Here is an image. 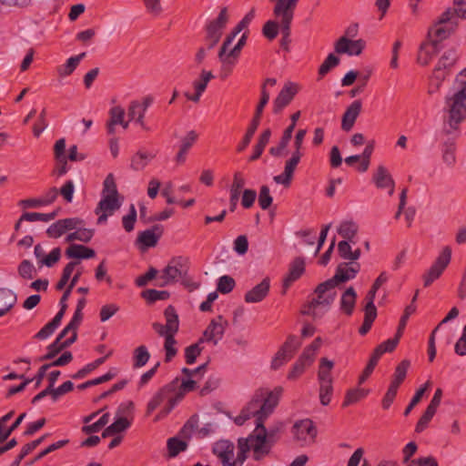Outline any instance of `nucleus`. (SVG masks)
Segmentation results:
<instances>
[{
	"mask_svg": "<svg viewBox=\"0 0 466 466\" xmlns=\"http://www.w3.org/2000/svg\"><path fill=\"white\" fill-rule=\"evenodd\" d=\"M86 56V52L80 53L77 56L69 57L66 62L57 66V74L60 77L70 76L77 67L80 61Z\"/></svg>",
	"mask_w": 466,
	"mask_h": 466,
	"instance_id": "nucleus-37",
	"label": "nucleus"
},
{
	"mask_svg": "<svg viewBox=\"0 0 466 466\" xmlns=\"http://www.w3.org/2000/svg\"><path fill=\"white\" fill-rule=\"evenodd\" d=\"M244 441H247L248 449L253 451L254 459L257 461L268 454L272 448V445L267 440L264 424H257L253 433Z\"/></svg>",
	"mask_w": 466,
	"mask_h": 466,
	"instance_id": "nucleus-7",
	"label": "nucleus"
},
{
	"mask_svg": "<svg viewBox=\"0 0 466 466\" xmlns=\"http://www.w3.org/2000/svg\"><path fill=\"white\" fill-rule=\"evenodd\" d=\"M366 47L363 39L352 40L346 36H340L334 44V51L337 54L348 56H360Z\"/></svg>",
	"mask_w": 466,
	"mask_h": 466,
	"instance_id": "nucleus-16",
	"label": "nucleus"
},
{
	"mask_svg": "<svg viewBox=\"0 0 466 466\" xmlns=\"http://www.w3.org/2000/svg\"><path fill=\"white\" fill-rule=\"evenodd\" d=\"M61 258V248H55L52 249V251L46 255V257H43V260L38 261V265L41 266H46L48 268L53 267Z\"/></svg>",
	"mask_w": 466,
	"mask_h": 466,
	"instance_id": "nucleus-63",
	"label": "nucleus"
},
{
	"mask_svg": "<svg viewBox=\"0 0 466 466\" xmlns=\"http://www.w3.org/2000/svg\"><path fill=\"white\" fill-rule=\"evenodd\" d=\"M17 272L19 277L25 280L34 279L37 274L35 266L28 259H24L20 262Z\"/></svg>",
	"mask_w": 466,
	"mask_h": 466,
	"instance_id": "nucleus-46",
	"label": "nucleus"
},
{
	"mask_svg": "<svg viewBox=\"0 0 466 466\" xmlns=\"http://www.w3.org/2000/svg\"><path fill=\"white\" fill-rule=\"evenodd\" d=\"M120 207L121 202L118 200V197L103 196L96 208V214L98 215L97 223H106L107 218L112 216Z\"/></svg>",
	"mask_w": 466,
	"mask_h": 466,
	"instance_id": "nucleus-18",
	"label": "nucleus"
},
{
	"mask_svg": "<svg viewBox=\"0 0 466 466\" xmlns=\"http://www.w3.org/2000/svg\"><path fill=\"white\" fill-rule=\"evenodd\" d=\"M400 337H398V333H396L393 339H390L381 344H380L375 350L374 352L377 353L380 357L385 352H391L399 343Z\"/></svg>",
	"mask_w": 466,
	"mask_h": 466,
	"instance_id": "nucleus-62",
	"label": "nucleus"
},
{
	"mask_svg": "<svg viewBox=\"0 0 466 466\" xmlns=\"http://www.w3.org/2000/svg\"><path fill=\"white\" fill-rule=\"evenodd\" d=\"M373 152V147H365L364 151L360 155H354L345 158L346 164L350 166H356V168L360 172H365L370 165V159Z\"/></svg>",
	"mask_w": 466,
	"mask_h": 466,
	"instance_id": "nucleus-31",
	"label": "nucleus"
},
{
	"mask_svg": "<svg viewBox=\"0 0 466 466\" xmlns=\"http://www.w3.org/2000/svg\"><path fill=\"white\" fill-rule=\"evenodd\" d=\"M435 413L436 410L427 407L426 410L416 424L415 431L418 433L422 432L428 427L429 422L431 420Z\"/></svg>",
	"mask_w": 466,
	"mask_h": 466,
	"instance_id": "nucleus-60",
	"label": "nucleus"
},
{
	"mask_svg": "<svg viewBox=\"0 0 466 466\" xmlns=\"http://www.w3.org/2000/svg\"><path fill=\"white\" fill-rule=\"evenodd\" d=\"M78 223L77 218H67L59 219L51 224L46 233L51 238H58L67 231L73 230Z\"/></svg>",
	"mask_w": 466,
	"mask_h": 466,
	"instance_id": "nucleus-22",
	"label": "nucleus"
},
{
	"mask_svg": "<svg viewBox=\"0 0 466 466\" xmlns=\"http://www.w3.org/2000/svg\"><path fill=\"white\" fill-rule=\"evenodd\" d=\"M245 186V178L241 173L234 174L233 183L230 187V198H239L240 192Z\"/></svg>",
	"mask_w": 466,
	"mask_h": 466,
	"instance_id": "nucleus-58",
	"label": "nucleus"
},
{
	"mask_svg": "<svg viewBox=\"0 0 466 466\" xmlns=\"http://www.w3.org/2000/svg\"><path fill=\"white\" fill-rule=\"evenodd\" d=\"M305 270V262L303 258H295L289 269L288 275L283 279V293L295 282L297 279L300 278Z\"/></svg>",
	"mask_w": 466,
	"mask_h": 466,
	"instance_id": "nucleus-27",
	"label": "nucleus"
},
{
	"mask_svg": "<svg viewBox=\"0 0 466 466\" xmlns=\"http://www.w3.org/2000/svg\"><path fill=\"white\" fill-rule=\"evenodd\" d=\"M333 361L328 360L327 358L320 359L318 371L319 384L333 382V379L331 376V370L333 369Z\"/></svg>",
	"mask_w": 466,
	"mask_h": 466,
	"instance_id": "nucleus-38",
	"label": "nucleus"
},
{
	"mask_svg": "<svg viewBox=\"0 0 466 466\" xmlns=\"http://www.w3.org/2000/svg\"><path fill=\"white\" fill-rule=\"evenodd\" d=\"M372 182L379 189H388L389 196L393 195L395 183L389 170L384 166H379L374 171Z\"/></svg>",
	"mask_w": 466,
	"mask_h": 466,
	"instance_id": "nucleus-20",
	"label": "nucleus"
},
{
	"mask_svg": "<svg viewBox=\"0 0 466 466\" xmlns=\"http://www.w3.org/2000/svg\"><path fill=\"white\" fill-rule=\"evenodd\" d=\"M109 118L106 122V132L111 136L108 140V146H117L118 139L114 137L115 127L119 123L123 122L125 117V110L120 106H113L109 109Z\"/></svg>",
	"mask_w": 466,
	"mask_h": 466,
	"instance_id": "nucleus-21",
	"label": "nucleus"
},
{
	"mask_svg": "<svg viewBox=\"0 0 466 466\" xmlns=\"http://www.w3.org/2000/svg\"><path fill=\"white\" fill-rule=\"evenodd\" d=\"M362 102L360 99L354 100L346 109L342 116L341 127L345 131H350L361 112Z\"/></svg>",
	"mask_w": 466,
	"mask_h": 466,
	"instance_id": "nucleus-26",
	"label": "nucleus"
},
{
	"mask_svg": "<svg viewBox=\"0 0 466 466\" xmlns=\"http://www.w3.org/2000/svg\"><path fill=\"white\" fill-rule=\"evenodd\" d=\"M355 244V241L349 240H341L338 244V252L339 256L345 259L350 260L351 262H355L358 260L361 255V251L360 248H356L352 250L350 244Z\"/></svg>",
	"mask_w": 466,
	"mask_h": 466,
	"instance_id": "nucleus-34",
	"label": "nucleus"
},
{
	"mask_svg": "<svg viewBox=\"0 0 466 466\" xmlns=\"http://www.w3.org/2000/svg\"><path fill=\"white\" fill-rule=\"evenodd\" d=\"M451 259V248L449 246H445L431 268L422 275L424 287H430L442 275L446 268L449 266Z\"/></svg>",
	"mask_w": 466,
	"mask_h": 466,
	"instance_id": "nucleus-8",
	"label": "nucleus"
},
{
	"mask_svg": "<svg viewBox=\"0 0 466 466\" xmlns=\"http://www.w3.org/2000/svg\"><path fill=\"white\" fill-rule=\"evenodd\" d=\"M340 59L334 53L327 56L318 70L319 79L323 78L331 69L339 65Z\"/></svg>",
	"mask_w": 466,
	"mask_h": 466,
	"instance_id": "nucleus-42",
	"label": "nucleus"
},
{
	"mask_svg": "<svg viewBox=\"0 0 466 466\" xmlns=\"http://www.w3.org/2000/svg\"><path fill=\"white\" fill-rule=\"evenodd\" d=\"M17 295L12 289L0 288V317L8 313L16 304Z\"/></svg>",
	"mask_w": 466,
	"mask_h": 466,
	"instance_id": "nucleus-32",
	"label": "nucleus"
},
{
	"mask_svg": "<svg viewBox=\"0 0 466 466\" xmlns=\"http://www.w3.org/2000/svg\"><path fill=\"white\" fill-rule=\"evenodd\" d=\"M103 196L118 197V191L113 174H108L103 184Z\"/></svg>",
	"mask_w": 466,
	"mask_h": 466,
	"instance_id": "nucleus-61",
	"label": "nucleus"
},
{
	"mask_svg": "<svg viewBox=\"0 0 466 466\" xmlns=\"http://www.w3.org/2000/svg\"><path fill=\"white\" fill-rule=\"evenodd\" d=\"M304 153L299 147H293L290 156L287 158L283 173L275 176L273 180L277 184L289 187L291 184L296 167L300 161Z\"/></svg>",
	"mask_w": 466,
	"mask_h": 466,
	"instance_id": "nucleus-12",
	"label": "nucleus"
},
{
	"mask_svg": "<svg viewBox=\"0 0 466 466\" xmlns=\"http://www.w3.org/2000/svg\"><path fill=\"white\" fill-rule=\"evenodd\" d=\"M389 277L385 271L381 272L380 276L375 279L371 289L368 292L366 296L367 301L374 302L376 293L378 289L388 281Z\"/></svg>",
	"mask_w": 466,
	"mask_h": 466,
	"instance_id": "nucleus-59",
	"label": "nucleus"
},
{
	"mask_svg": "<svg viewBox=\"0 0 466 466\" xmlns=\"http://www.w3.org/2000/svg\"><path fill=\"white\" fill-rule=\"evenodd\" d=\"M67 333H64L62 330L53 343L47 347V353L38 359L39 361L48 360L55 358L64 349L69 347L76 340V335L71 334V336L66 340L62 341Z\"/></svg>",
	"mask_w": 466,
	"mask_h": 466,
	"instance_id": "nucleus-19",
	"label": "nucleus"
},
{
	"mask_svg": "<svg viewBox=\"0 0 466 466\" xmlns=\"http://www.w3.org/2000/svg\"><path fill=\"white\" fill-rule=\"evenodd\" d=\"M69 258H92L96 256L94 249L79 244H71L66 250Z\"/></svg>",
	"mask_w": 466,
	"mask_h": 466,
	"instance_id": "nucleus-35",
	"label": "nucleus"
},
{
	"mask_svg": "<svg viewBox=\"0 0 466 466\" xmlns=\"http://www.w3.org/2000/svg\"><path fill=\"white\" fill-rule=\"evenodd\" d=\"M187 447V443L176 437L167 441V450L170 457H176L179 452L184 451Z\"/></svg>",
	"mask_w": 466,
	"mask_h": 466,
	"instance_id": "nucleus-56",
	"label": "nucleus"
},
{
	"mask_svg": "<svg viewBox=\"0 0 466 466\" xmlns=\"http://www.w3.org/2000/svg\"><path fill=\"white\" fill-rule=\"evenodd\" d=\"M270 280L265 278L260 283L248 290L244 297L247 303H258L262 301L268 294Z\"/></svg>",
	"mask_w": 466,
	"mask_h": 466,
	"instance_id": "nucleus-25",
	"label": "nucleus"
},
{
	"mask_svg": "<svg viewBox=\"0 0 466 466\" xmlns=\"http://www.w3.org/2000/svg\"><path fill=\"white\" fill-rule=\"evenodd\" d=\"M58 215V209L50 213L25 212L22 215V219L28 222L43 221L49 222L55 219Z\"/></svg>",
	"mask_w": 466,
	"mask_h": 466,
	"instance_id": "nucleus-45",
	"label": "nucleus"
},
{
	"mask_svg": "<svg viewBox=\"0 0 466 466\" xmlns=\"http://www.w3.org/2000/svg\"><path fill=\"white\" fill-rule=\"evenodd\" d=\"M456 8H447L438 18L435 20V26L449 24L454 25V22L458 21V17L466 19V0H453Z\"/></svg>",
	"mask_w": 466,
	"mask_h": 466,
	"instance_id": "nucleus-17",
	"label": "nucleus"
},
{
	"mask_svg": "<svg viewBox=\"0 0 466 466\" xmlns=\"http://www.w3.org/2000/svg\"><path fill=\"white\" fill-rule=\"evenodd\" d=\"M229 21L228 9L227 6L220 8L218 16L212 20H209L205 25L206 36L205 40L208 42V49L214 48L223 34V30L226 28Z\"/></svg>",
	"mask_w": 466,
	"mask_h": 466,
	"instance_id": "nucleus-5",
	"label": "nucleus"
},
{
	"mask_svg": "<svg viewBox=\"0 0 466 466\" xmlns=\"http://www.w3.org/2000/svg\"><path fill=\"white\" fill-rule=\"evenodd\" d=\"M457 61L456 50L451 48L445 51L439 59L437 66L450 69Z\"/></svg>",
	"mask_w": 466,
	"mask_h": 466,
	"instance_id": "nucleus-57",
	"label": "nucleus"
},
{
	"mask_svg": "<svg viewBox=\"0 0 466 466\" xmlns=\"http://www.w3.org/2000/svg\"><path fill=\"white\" fill-rule=\"evenodd\" d=\"M188 272V260L184 257H176L170 259L163 269L157 284L159 287H166L177 282L187 285V276Z\"/></svg>",
	"mask_w": 466,
	"mask_h": 466,
	"instance_id": "nucleus-4",
	"label": "nucleus"
},
{
	"mask_svg": "<svg viewBox=\"0 0 466 466\" xmlns=\"http://www.w3.org/2000/svg\"><path fill=\"white\" fill-rule=\"evenodd\" d=\"M321 283L317 287L316 293L317 298L304 307L301 313L304 315L312 316L313 318L320 317L323 312H319V308H324L325 309L334 301L336 292L333 290V286H326L320 289Z\"/></svg>",
	"mask_w": 466,
	"mask_h": 466,
	"instance_id": "nucleus-6",
	"label": "nucleus"
},
{
	"mask_svg": "<svg viewBox=\"0 0 466 466\" xmlns=\"http://www.w3.org/2000/svg\"><path fill=\"white\" fill-rule=\"evenodd\" d=\"M321 339L319 337L316 338L314 341L308 346L299 360L303 361L304 363H307V365L310 366L311 363L314 361L315 355L317 351L319 350L321 346Z\"/></svg>",
	"mask_w": 466,
	"mask_h": 466,
	"instance_id": "nucleus-41",
	"label": "nucleus"
},
{
	"mask_svg": "<svg viewBox=\"0 0 466 466\" xmlns=\"http://www.w3.org/2000/svg\"><path fill=\"white\" fill-rule=\"evenodd\" d=\"M75 230L76 240L81 242H89L94 235V230L84 228V221L78 218Z\"/></svg>",
	"mask_w": 466,
	"mask_h": 466,
	"instance_id": "nucleus-53",
	"label": "nucleus"
},
{
	"mask_svg": "<svg viewBox=\"0 0 466 466\" xmlns=\"http://www.w3.org/2000/svg\"><path fill=\"white\" fill-rule=\"evenodd\" d=\"M294 440L299 446H308L315 441L317 429L312 420L306 419L296 421L292 427Z\"/></svg>",
	"mask_w": 466,
	"mask_h": 466,
	"instance_id": "nucleus-11",
	"label": "nucleus"
},
{
	"mask_svg": "<svg viewBox=\"0 0 466 466\" xmlns=\"http://www.w3.org/2000/svg\"><path fill=\"white\" fill-rule=\"evenodd\" d=\"M299 86L293 82H287L279 91V95L273 101L272 112L279 114L286 106H288L298 94Z\"/></svg>",
	"mask_w": 466,
	"mask_h": 466,
	"instance_id": "nucleus-15",
	"label": "nucleus"
},
{
	"mask_svg": "<svg viewBox=\"0 0 466 466\" xmlns=\"http://www.w3.org/2000/svg\"><path fill=\"white\" fill-rule=\"evenodd\" d=\"M176 382H170L161 388L149 400L147 406V414L152 413L163 402H167L162 410L157 415L156 420L165 418L181 400V394L175 395Z\"/></svg>",
	"mask_w": 466,
	"mask_h": 466,
	"instance_id": "nucleus-3",
	"label": "nucleus"
},
{
	"mask_svg": "<svg viewBox=\"0 0 466 466\" xmlns=\"http://www.w3.org/2000/svg\"><path fill=\"white\" fill-rule=\"evenodd\" d=\"M369 391L365 389H352L347 391L345 400L343 401V406L347 407L351 404L356 403L360 400L365 398L368 395Z\"/></svg>",
	"mask_w": 466,
	"mask_h": 466,
	"instance_id": "nucleus-49",
	"label": "nucleus"
},
{
	"mask_svg": "<svg viewBox=\"0 0 466 466\" xmlns=\"http://www.w3.org/2000/svg\"><path fill=\"white\" fill-rule=\"evenodd\" d=\"M337 232L344 240L353 241L358 232V226L353 221L346 220L339 224Z\"/></svg>",
	"mask_w": 466,
	"mask_h": 466,
	"instance_id": "nucleus-40",
	"label": "nucleus"
},
{
	"mask_svg": "<svg viewBox=\"0 0 466 466\" xmlns=\"http://www.w3.org/2000/svg\"><path fill=\"white\" fill-rule=\"evenodd\" d=\"M176 382V390L175 395L179 396L181 394V400L184 398L187 392L192 391L195 390L196 385L198 383V380L187 378L182 380L179 388L177 389V380H174Z\"/></svg>",
	"mask_w": 466,
	"mask_h": 466,
	"instance_id": "nucleus-50",
	"label": "nucleus"
},
{
	"mask_svg": "<svg viewBox=\"0 0 466 466\" xmlns=\"http://www.w3.org/2000/svg\"><path fill=\"white\" fill-rule=\"evenodd\" d=\"M215 76L211 71H207L203 69L200 73L199 78L196 79L193 82V87L195 91H199L201 93H204L208 82L213 79Z\"/></svg>",
	"mask_w": 466,
	"mask_h": 466,
	"instance_id": "nucleus-52",
	"label": "nucleus"
},
{
	"mask_svg": "<svg viewBox=\"0 0 466 466\" xmlns=\"http://www.w3.org/2000/svg\"><path fill=\"white\" fill-rule=\"evenodd\" d=\"M357 294L352 287L348 288L341 296L340 309L347 315H351L355 307Z\"/></svg>",
	"mask_w": 466,
	"mask_h": 466,
	"instance_id": "nucleus-39",
	"label": "nucleus"
},
{
	"mask_svg": "<svg viewBox=\"0 0 466 466\" xmlns=\"http://www.w3.org/2000/svg\"><path fill=\"white\" fill-rule=\"evenodd\" d=\"M163 234V228L160 225H155L151 228L141 232L138 236V241L146 248L155 247Z\"/></svg>",
	"mask_w": 466,
	"mask_h": 466,
	"instance_id": "nucleus-30",
	"label": "nucleus"
},
{
	"mask_svg": "<svg viewBox=\"0 0 466 466\" xmlns=\"http://www.w3.org/2000/svg\"><path fill=\"white\" fill-rule=\"evenodd\" d=\"M228 324V320H226L222 316H218L213 319L204 330L203 335L200 338V342L207 341L211 342L213 345H217L223 338Z\"/></svg>",
	"mask_w": 466,
	"mask_h": 466,
	"instance_id": "nucleus-13",
	"label": "nucleus"
},
{
	"mask_svg": "<svg viewBox=\"0 0 466 466\" xmlns=\"http://www.w3.org/2000/svg\"><path fill=\"white\" fill-rule=\"evenodd\" d=\"M255 18V9L252 8L250 9L246 15L245 16L235 25L234 28H232V30L227 35V36L225 37V40H227L228 42H230V44H232V42L234 41L235 37L243 30H247L249 24L252 22V20Z\"/></svg>",
	"mask_w": 466,
	"mask_h": 466,
	"instance_id": "nucleus-36",
	"label": "nucleus"
},
{
	"mask_svg": "<svg viewBox=\"0 0 466 466\" xmlns=\"http://www.w3.org/2000/svg\"><path fill=\"white\" fill-rule=\"evenodd\" d=\"M142 296L148 301L155 302L157 300H165L168 299L169 293L166 290L147 289L143 291Z\"/></svg>",
	"mask_w": 466,
	"mask_h": 466,
	"instance_id": "nucleus-64",
	"label": "nucleus"
},
{
	"mask_svg": "<svg viewBox=\"0 0 466 466\" xmlns=\"http://www.w3.org/2000/svg\"><path fill=\"white\" fill-rule=\"evenodd\" d=\"M156 156V153L142 147L131 158V167L135 170H142Z\"/></svg>",
	"mask_w": 466,
	"mask_h": 466,
	"instance_id": "nucleus-33",
	"label": "nucleus"
},
{
	"mask_svg": "<svg viewBox=\"0 0 466 466\" xmlns=\"http://www.w3.org/2000/svg\"><path fill=\"white\" fill-rule=\"evenodd\" d=\"M360 270V265L358 262L340 263L337 267L335 275L331 279L321 283L320 289L326 286H333V288H335L340 283H345L353 279Z\"/></svg>",
	"mask_w": 466,
	"mask_h": 466,
	"instance_id": "nucleus-10",
	"label": "nucleus"
},
{
	"mask_svg": "<svg viewBox=\"0 0 466 466\" xmlns=\"http://www.w3.org/2000/svg\"><path fill=\"white\" fill-rule=\"evenodd\" d=\"M282 392L283 389L281 387H277L273 390L259 389L243 410L250 419H256V425L264 424L265 420L279 404Z\"/></svg>",
	"mask_w": 466,
	"mask_h": 466,
	"instance_id": "nucleus-1",
	"label": "nucleus"
},
{
	"mask_svg": "<svg viewBox=\"0 0 466 466\" xmlns=\"http://www.w3.org/2000/svg\"><path fill=\"white\" fill-rule=\"evenodd\" d=\"M455 85H457V90L445 100L449 112V124L454 129L466 118V68L458 74Z\"/></svg>",
	"mask_w": 466,
	"mask_h": 466,
	"instance_id": "nucleus-2",
	"label": "nucleus"
},
{
	"mask_svg": "<svg viewBox=\"0 0 466 466\" xmlns=\"http://www.w3.org/2000/svg\"><path fill=\"white\" fill-rule=\"evenodd\" d=\"M150 358V354L146 346L141 345L135 349L133 354V366L135 368H141L147 364Z\"/></svg>",
	"mask_w": 466,
	"mask_h": 466,
	"instance_id": "nucleus-48",
	"label": "nucleus"
},
{
	"mask_svg": "<svg viewBox=\"0 0 466 466\" xmlns=\"http://www.w3.org/2000/svg\"><path fill=\"white\" fill-rule=\"evenodd\" d=\"M299 346L300 342L298 340V339L295 336H289L284 345L276 353V356L271 361V368L273 370H278L283 366L292 358L293 354L299 348Z\"/></svg>",
	"mask_w": 466,
	"mask_h": 466,
	"instance_id": "nucleus-14",
	"label": "nucleus"
},
{
	"mask_svg": "<svg viewBox=\"0 0 466 466\" xmlns=\"http://www.w3.org/2000/svg\"><path fill=\"white\" fill-rule=\"evenodd\" d=\"M276 84H277L276 78L268 77V78L265 79L264 83L261 85V87H260V99H259L258 104L257 105V107H256V110H255L252 119H255V120H258L260 122V119H261V116L263 114V110H264L265 106H267V104L268 103L269 96H270L269 92L267 90V86H274Z\"/></svg>",
	"mask_w": 466,
	"mask_h": 466,
	"instance_id": "nucleus-28",
	"label": "nucleus"
},
{
	"mask_svg": "<svg viewBox=\"0 0 466 466\" xmlns=\"http://www.w3.org/2000/svg\"><path fill=\"white\" fill-rule=\"evenodd\" d=\"M203 342H200V339L197 343H194L185 349V359L186 362L189 365L193 364L198 356L200 355L201 351L203 350V347H201V344Z\"/></svg>",
	"mask_w": 466,
	"mask_h": 466,
	"instance_id": "nucleus-55",
	"label": "nucleus"
},
{
	"mask_svg": "<svg viewBox=\"0 0 466 466\" xmlns=\"http://www.w3.org/2000/svg\"><path fill=\"white\" fill-rule=\"evenodd\" d=\"M238 452L237 458L231 460L229 466H242L245 460L247 459V452L250 451L248 449V445L247 444V441H244L243 438L239 439L238 441Z\"/></svg>",
	"mask_w": 466,
	"mask_h": 466,
	"instance_id": "nucleus-51",
	"label": "nucleus"
},
{
	"mask_svg": "<svg viewBox=\"0 0 466 466\" xmlns=\"http://www.w3.org/2000/svg\"><path fill=\"white\" fill-rule=\"evenodd\" d=\"M457 26H458V21H455L454 25H452V26L451 25L435 26V23H434L433 25L429 29L427 37L431 41H439V46H441V41L447 39L452 33H454Z\"/></svg>",
	"mask_w": 466,
	"mask_h": 466,
	"instance_id": "nucleus-29",
	"label": "nucleus"
},
{
	"mask_svg": "<svg viewBox=\"0 0 466 466\" xmlns=\"http://www.w3.org/2000/svg\"><path fill=\"white\" fill-rule=\"evenodd\" d=\"M54 157L56 166L54 169V174L58 177L64 176L68 172L70 167L67 165L68 161L76 162L84 160L86 156L77 152L76 147H54Z\"/></svg>",
	"mask_w": 466,
	"mask_h": 466,
	"instance_id": "nucleus-9",
	"label": "nucleus"
},
{
	"mask_svg": "<svg viewBox=\"0 0 466 466\" xmlns=\"http://www.w3.org/2000/svg\"><path fill=\"white\" fill-rule=\"evenodd\" d=\"M262 35L268 40H274L280 32V21L268 20L262 26Z\"/></svg>",
	"mask_w": 466,
	"mask_h": 466,
	"instance_id": "nucleus-47",
	"label": "nucleus"
},
{
	"mask_svg": "<svg viewBox=\"0 0 466 466\" xmlns=\"http://www.w3.org/2000/svg\"><path fill=\"white\" fill-rule=\"evenodd\" d=\"M177 340L175 339V335L171 334L169 336H167V339H165L164 343V350H165V361L169 362L173 360V358L177 353V349L176 347Z\"/></svg>",
	"mask_w": 466,
	"mask_h": 466,
	"instance_id": "nucleus-54",
	"label": "nucleus"
},
{
	"mask_svg": "<svg viewBox=\"0 0 466 466\" xmlns=\"http://www.w3.org/2000/svg\"><path fill=\"white\" fill-rule=\"evenodd\" d=\"M234 444L226 440L217 441L213 446V453L219 459L223 466H229L234 458Z\"/></svg>",
	"mask_w": 466,
	"mask_h": 466,
	"instance_id": "nucleus-24",
	"label": "nucleus"
},
{
	"mask_svg": "<svg viewBox=\"0 0 466 466\" xmlns=\"http://www.w3.org/2000/svg\"><path fill=\"white\" fill-rule=\"evenodd\" d=\"M291 25L292 23L280 21L281 38L279 41V46L287 53L290 51L289 46L291 43Z\"/></svg>",
	"mask_w": 466,
	"mask_h": 466,
	"instance_id": "nucleus-44",
	"label": "nucleus"
},
{
	"mask_svg": "<svg viewBox=\"0 0 466 466\" xmlns=\"http://www.w3.org/2000/svg\"><path fill=\"white\" fill-rule=\"evenodd\" d=\"M164 314L166 318V328L168 329L170 333L176 335V333L178 331L179 321L175 308L168 306L165 309Z\"/></svg>",
	"mask_w": 466,
	"mask_h": 466,
	"instance_id": "nucleus-43",
	"label": "nucleus"
},
{
	"mask_svg": "<svg viewBox=\"0 0 466 466\" xmlns=\"http://www.w3.org/2000/svg\"><path fill=\"white\" fill-rule=\"evenodd\" d=\"M441 46L439 41L427 40L420 44L417 56V62L420 66H427L432 58L440 52Z\"/></svg>",
	"mask_w": 466,
	"mask_h": 466,
	"instance_id": "nucleus-23",
	"label": "nucleus"
}]
</instances>
